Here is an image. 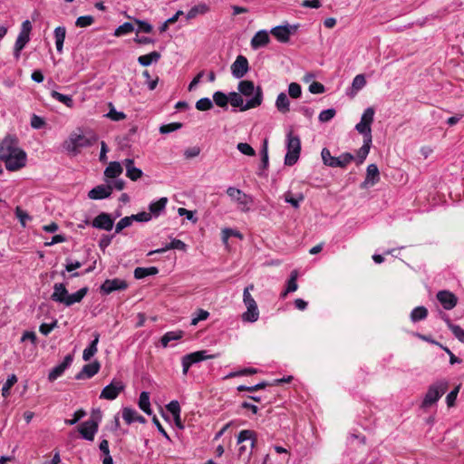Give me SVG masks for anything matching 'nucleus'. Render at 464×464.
<instances>
[{
  "label": "nucleus",
  "mask_w": 464,
  "mask_h": 464,
  "mask_svg": "<svg viewBox=\"0 0 464 464\" xmlns=\"http://www.w3.org/2000/svg\"><path fill=\"white\" fill-rule=\"evenodd\" d=\"M0 160L8 171H18L27 163V153L19 146L14 136H6L0 143Z\"/></svg>",
  "instance_id": "1"
},
{
  "label": "nucleus",
  "mask_w": 464,
  "mask_h": 464,
  "mask_svg": "<svg viewBox=\"0 0 464 464\" xmlns=\"http://www.w3.org/2000/svg\"><path fill=\"white\" fill-rule=\"evenodd\" d=\"M97 140L98 136L93 131L78 129L69 135L63 147L69 154L76 156L82 149L92 146Z\"/></svg>",
  "instance_id": "2"
},
{
  "label": "nucleus",
  "mask_w": 464,
  "mask_h": 464,
  "mask_svg": "<svg viewBox=\"0 0 464 464\" xmlns=\"http://www.w3.org/2000/svg\"><path fill=\"white\" fill-rule=\"evenodd\" d=\"M228 102L233 107L240 108L241 111H245L250 109L256 108L262 104L263 102V92L260 87H257L256 92L254 97L248 99L246 102H244L242 98V94L236 92H231L228 93Z\"/></svg>",
  "instance_id": "3"
},
{
  "label": "nucleus",
  "mask_w": 464,
  "mask_h": 464,
  "mask_svg": "<svg viewBox=\"0 0 464 464\" xmlns=\"http://www.w3.org/2000/svg\"><path fill=\"white\" fill-rule=\"evenodd\" d=\"M449 387V382L446 380H439L428 388V391L422 400L420 407L427 409L434 405L441 396L446 392Z\"/></svg>",
  "instance_id": "4"
},
{
  "label": "nucleus",
  "mask_w": 464,
  "mask_h": 464,
  "mask_svg": "<svg viewBox=\"0 0 464 464\" xmlns=\"http://www.w3.org/2000/svg\"><path fill=\"white\" fill-rule=\"evenodd\" d=\"M286 154L285 156V164L293 166L299 159L301 151V140L297 135H294L293 131H289L285 140Z\"/></svg>",
  "instance_id": "5"
},
{
  "label": "nucleus",
  "mask_w": 464,
  "mask_h": 464,
  "mask_svg": "<svg viewBox=\"0 0 464 464\" xmlns=\"http://www.w3.org/2000/svg\"><path fill=\"white\" fill-rule=\"evenodd\" d=\"M256 442V434L252 430H241L237 439V443L239 446L238 448V456L242 457L246 453L248 457L252 454V450L254 449Z\"/></svg>",
  "instance_id": "6"
},
{
  "label": "nucleus",
  "mask_w": 464,
  "mask_h": 464,
  "mask_svg": "<svg viewBox=\"0 0 464 464\" xmlns=\"http://www.w3.org/2000/svg\"><path fill=\"white\" fill-rule=\"evenodd\" d=\"M101 420L102 416L100 411H98L96 414L93 413L88 420L82 422L78 427L81 437L88 441H93Z\"/></svg>",
  "instance_id": "7"
},
{
  "label": "nucleus",
  "mask_w": 464,
  "mask_h": 464,
  "mask_svg": "<svg viewBox=\"0 0 464 464\" xmlns=\"http://www.w3.org/2000/svg\"><path fill=\"white\" fill-rule=\"evenodd\" d=\"M227 194L230 199L237 204V208L242 212H248L254 202L253 197L245 193L243 190L235 188L228 187L227 188Z\"/></svg>",
  "instance_id": "8"
},
{
  "label": "nucleus",
  "mask_w": 464,
  "mask_h": 464,
  "mask_svg": "<svg viewBox=\"0 0 464 464\" xmlns=\"http://www.w3.org/2000/svg\"><path fill=\"white\" fill-rule=\"evenodd\" d=\"M374 109L368 107L364 110L361 121L355 125V130L363 136V140H372V123L374 119Z\"/></svg>",
  "instance_id": "9"
},
{
  "label": "nucleus",
  "mask_w": 464,
  "mask_h": 464,
  "mask_svg": "<svg viewBox=\"0 0 464 464\" xmlns=\"http://www.w3.org/2000/svg\"><path fill=\"white\" fill-rule=\"evenodd\" d=\"M243 303L246 310L241 314V319L245 323H255L259 318V310L257 304L253 296L245 295Z\"/></svg>",
  "instance_id": "10"
},
{
  "label": "nucleus",
  "mask_w": 464,
  "mask_h": 464,
  "mask_svg": "<svg viewBox=\"0 0 464 464\" xmlns=\"http://www.w3.org/2000/svg\"><path fill=\"white\" fill-rule=\"evenodd\" d=\"M125 385L121 380H112V382L106 385L100 394V399L108 401L115 400L119 394L124 390Z\"/></svg>",
  "instance_id": "11"
},
{
  "label": "nucleus",
  "mask_w": 464,
  "mask_h": 464,
  "mask_svg": "<svg viewBox=\"0 0 464 464\" xmlns=\"http://www.w3.org/2000/svg\"><path fill=\"white\" fill-rule=\"evenodd\" d=\"M230 69L234 78H243L249 70V63L247 59L243 55H238L235 62L231 64Z\"/></svg>",
  "instance_id": "12"
},
{
  "label": "nucleus",
  "mask_w": 464,
  "mask_h": 464,
  "mask_svg": "<svg viewBox=\"0 0 464 464\" xmlns=\"http://www.w3.org/2000/svg\"><path fill=\"white\" fill-rule=\"evenodd\" d=\"M128 284L125 280L120 278L106 279L101 285L100 290L103 295H109L114 291L125 290Z\"/></svg>",
  "instance_id": "13"
},
{
  "label": "nucleus",
  "mask_w": 464,
  "mask_h": 464,
  "mask_svg": "<svg viewBox=\"0 0 464 464\" xmlns=\"http://www.w3.org/2000/svg\"><path fill=\"white\" fill-rule=\"evenodd\" d=\"M72 361H73V355L67 354L63 358V361L61 363H59L58 365H56L50 371V372L48 374V380L50 382H53L56 379H58L59 377H61L64 373L65 370L68 369L72 365Z\"/></svg>",
  "instance_id": "14"
},
{
  "label": "nucleus",
  "mask_w": 464,
  "mask_h": 464,
  "mask_svg": "<svg viewBox=\"0 0 464 464\" xmlns=\"http://www.w3.org/2000/svg\"><path fill=\"white\" fill-rule=\"evenodd\" d=\"M114 220L108 213H101L92 221V226L94 228L111 231L113 227Z\"/></svg>",
  "instance_id": "15"
},
{
  "label": "nucleus",
  "mask_w": 464,
  "mask_h": 464,
  "mask_svg": "<svg viewBox=\"0 0 464 464\" xmlns=\"http://www.w3.org/2000/svg\"><path fill=\"white\" fill-rule=\"evenodd\" d=\"M437 299L445 310L453 309L458 303L456 295L447 290L439 291L437 294Z\"/></svg>",
  "instance_id": "16"
},
{
  "label": "nucleus",
  "mask_w": 464,
  "mask_h": 464,
  "mask_svg": "<svg viewBox=\"0 0 464 464\" xmlns=\"http://www.w3.org/2000/svg\"><path fill=\"white\" fill-rule=\"evenodd\" d=\"M380 180V172L376 164H370L366 169V178L361 184L362 188H366L377 184Z\"/></svg>",
  "instance_id": "17"
},
{
  "label": "nucleus",
  "mask_w": 464,
  "mask_h": 464,
  "mask_svg": "<svg viewBox=\"0 0 464 464\" xmlns=\"http://www.w3.org/2000/svg\"><path fill=\"white\" fill-rule=\"evenodd\" d=\"M112 193V185H98L88 192L91 199L99 200L109 198Z\"/></svg>",
  "instance_id": "18"
},
{
  "label": "nucleus",
  "mask_w": 464,
  "mask_h": 464,
  "mask_svg": "<svg viewBox=\"0 0 464 464\" xmlns=\"http://www.w3.org/2000/svg\"><path fill=\"white\" fill-rule=\"evenodd\" d=\"M295 27L291 25H278L271 29V34L280 43H287Z\"/></svg>",
  "instance_id": "19"
},
{
  "label": "nucleus",
  "mask_w": 464,
  "mask_h": 464,
  "mask_svg": "<svg viewBox=\"0 0 464 464\" xmlns=\"http://www.w3.org/2000/svg\"><path fill=\"white\" fill-rule=\"evenodd\" d=\"M100 363L93 362L85 364L82 369L75 375L76 380L90 379L93 377L100 371Z\"/></svg>",
  "instance_id": "20"
},
{
  "label": "nucleus",
  "mask_w": 464,
  "mask_h": 464,
  "mask_svg": "<svg viewBox=\"0 0 464 464\" xmlns=\"http://www.w3.org/2000/svg\"><path fill=\"white\" fill-rule=\"evenodd\" d=\"M270 37L266 30H260L252 37L250 45L252 49L257 50L268 44Z\"/></svg>",
  "instance_id": "21"
},
{
  "label": "nucleus",
  "mask_w": 464,
  "mask_h": 464,
  "mask_svg": "<svg viewBox=\"0 0 464 464\" xmlns=\"http://www.w3.org/2000/svg\"><path fill=\"white\" fill-rule=\"evenodd\" d=\"M68 295H69V292L66 289V286L64 284L55 283L53 285V292L51 295V299L53 302L64 304Z\"/></svg>",
  "instance_id": "22"
},
{
  "label": "nucleus",
  "mask_w": 464,
  "mask_h": 464,
  "mask_svg": "<svg viewBox=\"0 0 464 464\" xmlns=\"http://www.w3.org/2000/svg\"><path fill=\"white\" fill-rule=\"evenodd\" d=\"M123 165L126 169V176L130 180L136 181L142 177V170L134 166V160L132 159H125L123 160Z\"/></svg>",
  "instance_id": "23"
},
{
  "label": "nucleus",
  "mask_w": 464,
  "mask_h": 464,
  "mask_svg": "<svg viewBox=\"0 0 464 464\" xmlns=\"http://www.w3.org/2000/svg\"><path fill=\"white\" fill-rule=\"evenodd\" d=\"M216 357V354H208V352L205 350L194 352L184 356V358L190 363L191 366L197 362L208 359H214Z\"/></svg>",
  "instance_id": "24"
},
{
  "label": "nucleus",
  "mask_w": 464,
  "mask_h": 464,
  "mask_svg": "<svg viewBox=\"0 0 464 464\" xmlns=\"http://www.w3.org/2000/svg\"><path fill=\"white\" fill-rule=\"evenodd\" d=\"M275 106L282 114H286L290 111V101L285 92H282L277 95Z\"/></svg>",
  "instance_id": "25"
},
{
  "label": "nucleus",
  "mask_w": 464,
  "mask_h": 464,
  "mask_svg": "<svg viewBox=\"0 0 464 464\" xmlns=\"http://www.w3.org/2000/svg\"><path fill=\"white\" fill-rule=\"evenodd\" d=\"M169 249H178V250H181V251H186L187 245L183 241L174 238L170 241V243L167 244L164 247L150 251L148 253V256H151L156 253H163Z\"/></svg>",
  "instance_id": "26"
},
{
  "label": "nucleus",
  "mask_w": 464,
  "mask_h": 464,
  "mask_svg": "<svg viewBox=\"0 0 464 464\" xmlns=\"http://www.w3.org/2000/svg\"><path fill=\"white\" fill-rule=\"evenodd\" d=\"M257 87H255V84L252 81L243 80L238 82L237 90L238 92L246 97H254Z\"/></svg>",
  "instance_id": "27"
},
{
  "label": "nucleus",
  "mask_w": 464,
  "mask_h": 464,
  "mask_svg": "<svg viewBox=\"0 0 464 464\" xmlns=\"http://www.w3.org/2000/svg\"><path fill=\"white\" fill-rule=\"evenodd\" d=\"M168 198L166 197L160 198L157 201H153L149 205V210L151 217L158 218L166 208Z\"/></svg>",
  "instance_id": "28"
},
{
  "label": "nucleus",
  "mask_w": 464,
  "mask_h": 464,
  "mask_svg": "<svg viewBox=\"0 0 464 464\" xmlns=\"http://www.w3.org/2000/svg\"><path fill=\"white\" fill-rule=\"evenodd\" d=\"M30 41V36L19 34L14 46V57L16 61L20 59L21 52Z\"/></svg>",
  "instance_id": "29"
},
{
  "label": "nucleus",
  "mask_w": 464,
  "mask_h": 464,
  "mask_svg": "<svg viewBox=\"0 0 464 464\" xmlns=\"http://www.w3.org/2000/svg\"><path fill=\"white\" fill-rule=\"evenodd\" d=\"M94 336V339L91 342V343L89 344L88 347H86L84 350H83V353H82V359L84 361H89L91 360V358L97 353L98 351V348H97V345H98V343H99V339H100V334L98 333H94L93 334Z\"/></svg>",
  "instance_id": "30"
},
{
  "label": "nucleus",
  "mask_w": 464,
  "mask_h": 464,
  "mask_svg": "<svg viewBox=\"0 0 464 464\" xmlns=\"http://www.w3.org/2000/svg\"><path fill=\"white\" fill-rule=\"evenodd\" d=\"M122 167L118 161H111L106 167L104 175L108 179H116L122 173Z\"/></svg>",
  "instance_id": "31"
},
{
  "label": "nucleus",
  "mask_w": 464,
  "mask_h": 464,
  "mask_svg": "<svg viewBox=\"0 0 464 464\" xmlns=\"http://www.w3.org/2000/svg\"><path fill=\"white\" fill-rule=\"evenodd\" d=\"M88 287H82L73 294H69L64 305L72 306L76 303H80L88 293Z\"/></svg>",
  "instance_id": "32"
},
{
  "label": "nucleus",
  "mask_w": 464,
  "mask_h": 464,
  "mask_svg": "<svg viewBox=\"0 0 464 464\" xmlns=\"http://www.w3.org/2000/svg\"><path fill=\"white\" fill-rule=\"evenodd\" d=\"M65 35L66 28L64 26H58L54 29L55 46L59 53H63Z\"/></svg>",
  "instance_id": "33"
},
{
  "label": "nucleus",
  "mask_w": 464,
  "mask_h": 464,
  "mask_svg": "<svg viewBox=\"0 0 464 464\" xmlns=\"http://www.w3.org/2000/svg\"><path fill=\"white\" fill-rule=\"evenodd\" d=\"M297 277H298V272L297 270H293L290 274L289 279L286 283V288L285 290L281 294V296L285 298L289 293L295 292L298 288L297 285Z\"/></svg>",
  "instance_id": "34"
},
{
  "label": "nucleus",
  "mask_w": 464,
  "mask_h": 464,
  "mask_svg": "<svg viewBox=\"0 0 464 464\" xmlns=\"http://www.w3.org/2000/svg\"><path fill=\"white\" fill-rule=\"evenodd\" d=\"M372 142V140H363L362 146L356 152L357 164H362L365 160L370 152Z\"/></svg>",
  "instance_id": "35"
},
{
  "label": "nucleus",
  "mask_w": 464,
  "mask_h": 464,
  "mask_svg": "<svg viewBox=\"0 0 464 464\" xmlns=\"http://www.w3.org/2000/svg\"><path fill=\"white\" fill-rule=\"evenodd\" d=\"M183 331L167 332L160 339L161 345L167 347L171 341H178L183 337Z\"/></svg>",
  "instance_id": "36"
},
{
  "label": "nucleus",
  "mask_w": 464,
  "mask_h": 464,
  "mask_svg": "<svg viewBox=\"0 0 464 464\" xmlns=\"http://www.w3.org/2000/svg\"><path fill=\"white\" fill-rule=\"evenodd\" d=\"M160 59V53L154 51L145 55H140L138 62L142 66H149L152 63H157Z\"/></svg>",
  "instance_id": "37"
},
{
  "label": "nucleus",
  "mask_w": 464,
  "mask_h": 464,
  "mask_svg": "<svg viewBox=\"0 0 464 464\" xmlns=\"http://www.w3.org/2000/svg\"><path fill=\"white\" fill-rule=\"evenodd\" d=\"M209 11V7L208 5L201 3L197 5H194L186 15L187 20H190L195 18L198 14H205Z\"/></svg>",
  "instance_id": "38"
},
{
  "label": "nucleus",
  "mask_w": 464,
  "mask_h": 464,
  "mask_svg": "<svg viewBox=\"0 0 464 464\" xmlns=\"http://www.w3.org/2000/svg\"><path fill=\"white\" fill-rule=\"evenodd\" d=\"M159 273V269L156 266L150 267H137L134 270V277L136 279H142L149 276H154Z\"/></svg>",
  "instance_id": "39"
},
{
  "label": "nucleus",
  "mask_w": 464,
  "mask_h": 464,
  "mask_svg": "<svg viewBox=\"0 0 464 464\" xmlns=\"http://www.w3.org/2000/svg\"><path fill=\"white\" fill-rule=\"evenodd\" d=\"M443 319L446 322L448 327L450 329L455 337L461 343H464V330L457 324H453L447 315H443Z\"/></svg>",
  "instance_id": "40"
},
{
  "label": "nucleus",
  "mask_w": 464,
  "mask_h": 464,
  "mask_svg": "<svg viewBox=\"0 0 464 464\" xmlns=\"http://www.w3.org/2000/svg\"><path fill=\"white\" fill-rule=\"evenodd\" d=\"M284 199L293 208H299L300 203L304 199V197L302 193L294 196L290 191H287L284 194Z\"/></svg>",
  "instance_id": "41"
},
{
  "label": "nucleus",
  "mask_w": 464,
  "mask_h": 464,
  "mask_svg": "<svg viewBox=\"0 0 464 464\" xmlns=\"http://www.w3.org/2000/svg\"><path fill=\"white\" fill-rule=\"evenodd\" d=\"M139 407L148 415H150L152 413L150 402V393L148 392H142L140 394Z\"/></svg>",
  "instance_id": "42"
},
{
  "label": "nucleus",
  "mask_w": 464,
  "mask_h": 464,
  "mask_svg": "<svg viewBox=\"0 0 464 464\" xmlns=\"http://www.w3.org/2000/svg\"><path fill=\"white\" fill-rule=\"evenodd\" d=\"M354 160V157L350 152H343L340 156L335 157L334 168H345Z\"/></svg>",
  "instance_id": "43"
},
{
  "label": "nucleus",
  "mask_w": 464,
  "mask_h": 464,
  "mask_svg": "<svg viewBox=\"0 0 464 464\" xmlns=\"http://www.w3.org/2000/svg\"><path fill=\"white\" fill-rule=\"evenodd\" d=\"M428 316V310L424 306H417L411 313V320L413 323L424 320Z\"/></svg>",
  "instance_id": "44"
},
{
  "label": "nucleus",
  "mask_w": 464,
  "mask_h": 464,
  "mask_svg": "<svg viewBox=\"0 0 464 464\" xmlns=\"http://www.w3.org/2000/svg\"><path fill=\"white\" fill-rule=\"evenodd\" d=\"M51 96L56 101L66 105L68 108H72L73 106V100L70 95L63 94L56 91H53L51 92Z\"/></svg>",
  "instance_id": "45"
},
{
  "label": "nucleus",
  "mask_w": 464,
  "mask_h": 464,
  "mask_svg": "<svg viewBox=\"0 0 464 464\" xmlns=\"http://www.w3.org/2000/svg\"><path fill=\"white\" fill-rule=\"evenodd\" d=\"M17 382V377L15 374L8 376L6 382L2 387L1 392L4 398H7L10 395L11 388Z\"/></svg>",
  "instance_id": "46"
},
{
  "label": "nucleus",
  "mask_w": 464,
  "mask_h": 464,
  "mask_svg": "<svg viewBox=\"0 0 464 464\" xmlns=\"http://www.w3.org/2000/svg\"><path fill=\"white\" fill-rule=\"evenodd\" d=\"M221 236H222V242L225 245H227L228 239L230 237H238L240 239L243 237L242 234L238 230L227 228V227L222 229Z\"/></svg>",
  "instance_id": "47"
},
{
  "label": "nucleus",
  "mask_w": 464,
  "mask_h": 464,
  "mask_svg": "<svg viewBox=\"0 0 464 464\" xmlns=\"http://www.w3.org/2000/svg\"><path fill=\"white\" fill-rule=\"evenodd\" d=\"M228 99V94L227 95L220 91H218L213 94V101L219 107H227Z\"/></svg>",
  "instance_id": "48"
},
{
  "label": "nucleus",
  "mask_w": 464,
  "mask_h": 464,
  "mask_svg": "<svg viewBox=\"0 0 464 464\" xmlns=\"http://www.w3.org/2000/svg\"><path fill=\"white\" fill-rule=\"evenodd\" d=\"M321 157L324 165L334 168L335 157L331 155V152L327 148H324L322 150Z\"/></svg>",
  "instance_id": "49"
},
{
  "label": "nucleus",
  "mask_w": 464,
  "mask_h": 464,
  "mask_svg": "<svg viewBox=\"0 0 464 464\" xmlns=\"http://www.w3.org/2000/svg\"><path fill=\"white\" fill-rule=\"evenodd\" d=\"M134 30V26L131 23L126 22L121 25L118 26L114 32L115 36H121L131 33Z\"/></svg>",
  "instance_id": "50"
},
{
  "label": "nucleus",
  "mask_w": 464,
  "mask_h": 464,
  "mask_svg": "<svg viewBox=\"0 0 464 464\" xmlns=\"http://www.w3.org/2000/svg\"><path fill=\"white\" fill-rule=\"evenodd\" d=\"M167 410L172 414L175 420H179L180 406L178 401H171L167 404Z\"/></svg>",
  "instance_id": "51"
},
{
  "label": "nucleus",
  "mask_w": 464,
  "mask_h": 464,
  "mask_svg": "<svg viewBox=\"0 0 464 464\" xmlns=\"http://www.w3.org/2000/svg\"><path fill=\"white\" fill-rule=\"evenodd\" d=\"M288 95L293 99H298L302 95V87L297 82H291L288 85Z\"/></svg>",
  "instance_id": "52"
},
{
  "label": "nucleus",
  "mask_w": 464,
  "mask_h": 464,
  "mask_svg": "<svg viewBox=\"0 0 464 464\" xmlns=\"http://www.w3.org/2000/svg\"><path fill=\"white\" fill-rule=\"evenodd\" d=\"M213 107V102L208 98H201L196 102V108L198 111H205L212 109Z\"/></svg>",
  "instance_id": "53"
},
{
  "label": "nucleus",
  "mask_w": 464,
  "mask_h": 464,
  "mask_svg": "<svg viewBox=\"0 0 464 464\" xmlns=\"http://www.w3.org/2000/svg\"><path fill=\"white\" fill-rule=\"evenodd\" d=\"M137 414L138 412L131 408L126 407L122 410V418L127 424L135 422V417L137 416Z\"/></svg>",
  "instance_id": "54"
},
{
  "label": "nucleus",
  "mask_w": 464,
  "mask_h": 464,
  "mask_svg": "<svg viewBox=\"0 0 464 464\" xmlns=\"http://www.w3.org/2000/svg\"><path fill=\"white\" fill-rule=\"evenodd\" d=\"M133 218L131 216L121 218L115 227V233L119 234L122 229L131 226Z\"/></svg>",
  "instance_id": "55"
},
{
  "label": "nucleus",
  "mask_w": 464,
  "mask_h": 464,
  "mask_svg": "<svg viewBox=\"0 0 464 464\" xmlns=\"http://www.w3.org/2000/svg\"><path fill=\"white\" fill-rule=\"evenodd\" d=\"M181 127H182L181 123L172 122V123H169V124L160 126V132L162 134H168V133H170V132L179 130Z\"/></svg>",
  "instance_id": "56"
},
{
  "label": "nucleus",
  "mask_w": 464,
  "mask_h": 464,
  "mask_svg": "<svg viewBox=\"0 0 464 464\" xmlns=\"http://www.w3.org/2000/svg\"><path fill=\"white\" fill-rule=\"evenodd\" d=\"M94 18L92 15H82L76 19L75 25L77 27H87L93 24Z\"/></svg>",
  "instance_id": "57"
},
{
  "label": "nucleus",
  "mask_w": 464,
  "mask_h": 464,
  "mask_svg": "<svg viewBox=\"0 0 464 464\" xmlns=\"http://www.w3.org/2000/svg\"><path fill=\"white\" fill-rule=\"evenodd\" d=\"M15 216L19 219L22 227H24L26 226V222L28 220H31V217L28 215V213L23 210L20 207H16Z\"/></svg>",
  "instance_id": "58"
},
{
  "label": "nucleus",
  "mask_w": 464,
  "mask_h": 464,
  "mask_svg": "<svg viewBox=\"0 0 464 464\" xmlns=\"http://www.w3.org/2000/svg\"><path fill=\"white\" fill-rule=\"evenodd\" d=\"M336 114L334 109L324 110L320 112L318 119L321 122H327L331 121Z\"/></svg>",
  "instance_id": "59"
},
{
  "label": "nucleus",
  "mask_w": 464,
  "mask_h": 464,
  "mask_svg": "<svg viewBox=\"0 0 464 464\" xmlns=\"http://www.w3.org/2000/svg\"><path fill=\"white\" fill-rule=\"evenodd\" d=\"M57 320L54 319L51 324H42L39 327V331L44 335H48L54 328L57 327Z\"/></svg>",
  "instance_id": "60"
},
{
  "label": "nucleus",
  "mask_w": 464,
  "mask_h": 464,
  "mask_svg": "<svg viewBox=\"0 0 464 464\" xmlns=\"http://www.w3.org/2000/svg\"><path fill=\"white\" fill-rule=\"evenodd\" d=\"M366 84L365 77L362 74L356 75L353 80L352 86L354 90L359 91L362 89Z\"/></svg>",
  "instance_id": "61"
},
{
  "label": "nucleus",
  "mask_w": 464,
  "mask_h": 464,
  "mask_svg": "<svg viewBox=\"0 0 464 464\" xmlns=\"http://www.w3.org/2000/svg\"><path fill=\"white\" fill-rule=\"evenodd\" d=\"M237 148L244 155L254 156L256 154L255 150L248 143L240 142Z\"/></svg>",
  "instance_id": "62"
},
{
  "label": "nucleus",
  "mask_w": 464,
  "mask_h": 464,
  "mask_svg": "<svg viewBox=\"0 0 464 464\" xmlns=\"http://www.w3.org/2000/svg\"><path fill=\"white\" fill-rule=\"evenodd\" d=\"M209 314L208 311L203 309H198L196 312L195 316L191 320V324L196 325L198 322L206 320L208 317Z\"/></svg>",
  "instance_id": "63"
},
{
  "label": "nucleus",
  "mask_w": 464,
  "mask_h": 464,
  "mask_svg": "<svg viewBox=\"0 0 464 464\" xmlns=\"http://www.w3.org/2000/svg\"><path fill=\"white\" fill-rule=\"evenodd\" d=\"M142 74L146 79L145 83L147 84L149 90L153 91L154 89H156L159 82V77L151 79L150 72L148 71H144Z\"/></svg>",
  "instance_id": "64"
}]
</instances>
